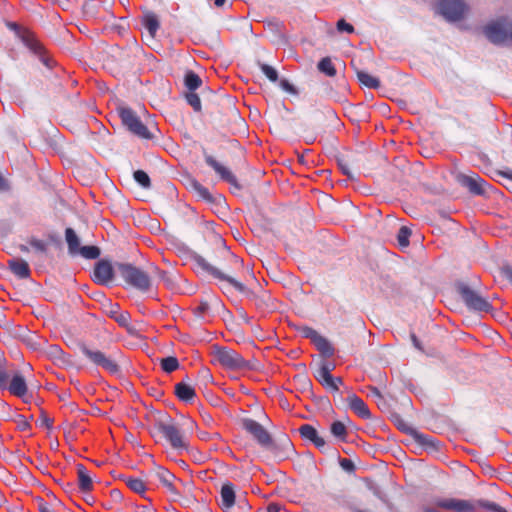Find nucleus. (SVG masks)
I'll return each mask as SVG.
<instances>
[{
    "mask_svg": "<svg viewBox=\"0 0 512 512\" xmlns=\"http://www.w3.org/2000/svg\"><path fill=\"white\" fill-rule=\"evenodd\" d=\"M210 311V305L207 300H201L199 305L193 309V313L196 318L204 319Z\"/></svg>",
    "mask_w": 512,
    "mask_h": 512,
    "instance_id": "nucleus-44",
    "label": "nucleus"
},
{
    "mask_svg": "<svg viewBox=\"0 0 512 512\" xmlns=\"http://www.w3.org/2000/svg\"><path fill=\"white\" fill-rule=\"evenodd\" d=\"M27 343L28 345L33 349V350H41L43 349V345L46 343L43 339L35 336V337H31L27 340Z\"/></svg>",
    "mask_w": 512,
    "mask_h": 512,
    "instance_id": "nucleus-53",
    "label": "nucleus"
},
{
    "mask_svg": "<svg viewBox=\"0 0 512 512\" xmlns=\"http://www.w3.org/2000/svg\"><path fill=\"white\" fill-rule=\"evenodd\" d=\"M434 503L436 507L452 512H477L479 508H484L491 512H507L500 505L485 500L473 502L458 498H442L435 500Z\"/></svg>",
    "mask_w": 512,
    "mask_h": 512,
    "instance_id": "nucleus-2",
    "label": "nucleus"
},
{
    "mask_svg": "<svg viewBox=\"0 0 512 512\" xmlns=\"http://www.w3.org/2000/svg\"><path fill=\"white\" fill-rule=\"evenodd\" d=\"M260 69L262 73L271 81L276 82L278 80V73L277 71L268 64H260Z\"/></svg>",
    "mask_w": 512,
    "mask_h": 512,
    "instance_id": "nucleus-48",
    "label": "nucleus"
},
{
    "mask_svg": "<svg viewBox=\"0 0 512 512\" xmlns=\"http://www.w3.org/2000/svg\"><path fill=\"white\" fill-rule=\"evenodd\" d=\"M457 183L470 194L477 196L488 195L491 185L475 172L460 173L456 176Z\"/></svg>",
    "mask_w": 512,
    "mask_h": 512,
    "instance_id": "nucleus-10",
    "label": "nucleus"
},
{
    "mask_svg": "<svg viewBox=\"0 0 512 512\" xmlns=\"http://www.w3.org/2000/svg\"><path fill=\"white\" fill-rule=\"evenodd\" d=\"M351 66L354 69L358 81L367 88L377 89L380 87V80L377 77L370 75L368 72L359 69L355 61H351Z\"/></svg>",
    "mask_w": 512,
    "mask_h": 512,
    "instance_id": "nucleus-28",
    "label": "nucleus"
},
{
    "mask_svg": "<svg viewBox=\"0 0 512 512\" xmlns=\"http://www.w3.org/2000/svg\"><path fill=\"white\" fill-rule=\"evenodd\" d=\"M326 390L334 393L339 391V387L343 385L341 377H329L323 384H321Z\"/></svg>",
    "mask_w": 512,
    "mask_h": 512,
    "instance_id": "nucleus-43",
    "label": "nucleus"
},
{
    "mask_svg": "<svg viewBox=\"0 0 512 512\" xmlns=\"http://www.w3.org/2000/svg\"><path fill=\"white\" fill-rule=\"evenodd\" d=\"M154 427L159 433L163 435V437L169 442L173 449H188V443L182 431L170 416H166V418L163 420H158Z\"/></svg>",
    "mask_w": 512,
    "mask_h": 512,
    "instance_id": "nucleus-4",
    "label": "nucleus"
},
{
    "mask_svg": "<svg viewBox=\"0 0 512 512\" xmlns=\"http://www.w3.org/2000/svg\"><path fill=\"white\" fill-rule=\"evenodd\" d=\"M18 427L21 431H25L30 428L29 422L22 415H18Z\"/></svg>",
    "mask_w": 512,
    "mask_h": 512,
    "instance_id": "nucleus-62",
    "label": "nucleus"
},
{
    "mask_svg": "<svg viewBox=\"0 0 512 512\" xmlns=\"http://www.w3.org/2000/svg\"><path fill=\"white\" fill-rule=\"evenodd\" d=\"M233 509L234 512H251V505L247 500L246 492H241L238 494L237 502Z\"/></svg>",
    "mask_w": 512,
    "mask_h": 512,
    "instance_id": "nucleus-40",
    "label": "nucleus"
},
{
    "mask_svg": "<svg viewBox=\"0 0 512 512\" xmlns=\"http://www.w3.org/2000/svg\"><path fill=\"white\" fill-rule=\"evenodd\" d=\"M105 313L112 319L116 317L120 311V306L117 303H113L111 300L105 299L103 303Z\"/></svg>",
    "mask_w": 512,
    "mask_h": 512,
    "instance_id": "nucleus-47",
    "label": "nucleus"
},
{
    "mask_svg": "<svg viewBox=\"0 0 512 512\" xmlns=\"http://www.w3.org/2000/svg\"><path fill=\"white\" fill-rule=\"evenodd\" d=\"M187 188L197 199L202 200L208 204L219 206L225 204V199L221 195L213 196L208 188L203 186L195 178H189L187 180Z\"/></svg>",
    "mask_w": 512,
    "mask_h": 512,
    "instance_id": "nucleus-14",
    "label": "nucleus"
},
{
    "mask_svg": "<svg viewBox=\"0 0 512 512\" xmlns=\"http://www.w3.org/2000/svg\"><path fill=\"white\" fill-rule=\"evenodd\" d=\"M118 111L123 125L132 134L144 140H151L155 138L153 131H151L149 127L141 121L131 108L121 107Z\"/></svg>",
    "mask_w": 512,
    "mask_h": 512,
    "instance_id": "nucleus-6",
    "label": "nucleus"
},
{
    "mask_svg": "<svg viewBox=\"0 0 512 512\" xmlns=\"http://www.w3.org/2000/svg\"><path fill=\"white\" fill-rule=\"evenodd\" d=\"M114 320L122 327H128L131 316L127 311H119Z\"/></svg>",
    "mask_w": 512,
    "mask_h": 512,
    "instance_id": "nucleus-51",
    "label": "nucleus"
},
{
    "mask_svg": "<svg viewBox=\"0 0 512 512\" xmlns=\"http://www.w3.org/2000/svg\"><path fill=\"white\" fill-rule=\"evenodd\" d=\"M220 497V507L222 508V510L230 511L231 509H233L238 498V494H236L234 484L231 482L224 483L220 490Z\"/></svg>",
    "mask_w": 512,
    "mask_h": 512,
    "instance_id": "nucleus-22",
    "label": "nucleus"
},
{
    "mask_svg": "<svg viewBox=\"0 0 512 512\" xmlns=\"http://www.w3.org/2000/svg\"><path fill=\"white\" fill-rule=\"evenodd\" d=\"M101 252L97 246H82L79 250L78 256H81L85 259H97L100 256Z\"/></svg>",
    "mask_w": 512,
    "mask_h": 512,
    "instance_id": "nucleus-41",
    "label": "nucleus"
},
{
    "mask_svg": "<svg viewBox=\"0 0 512 512\" xmlns=\"http://www.w3.org/2000/svg\"><path fill=\"white\" fill-rule=\"evenodd\" d=\"M317 68L321 73H323L329 77H334L337 73L336 68H335L334 64L332 63V60L330 57L322 58L318 62Z\"/></svg>",
    "mask_w": 512,
    "mask_h": 512,
    "instance_id": "nucleus-34",
    "label": "nucleus"
},
{
    "mask_svg": "<svg viewBox=\"0 0 512 512\" xmlns=\"http://www.w3.org/2000/svg\"><path fill=\"white\" fill-rule=\"evenodd\" d=\"M215 360L229 370H242L250 368L248 362L235 350L224 346H214Z\"/></svg>",
    "mask_w": 512,
    "mask_h": 512,
    "instance_id": "nucleus-9",
    "label": "nucleus"
},
{
    "mask_svg": "<svg viewBox=\"0 0 512 512\" xmlns=\"http://www.w3.org/2000/svg\"><path fill=\"white\" fill-rule=\"evenodd\" d=\"M154 474L159 479V481L162 483V485L173 495L178 496L179 493L176 489V487L173 484V481L175 479V476L168 471L166 468L161 466H155L154 467Z\"/></svg>",
    "mask_w": 512,
    "mask_h": 512,
    "instance_id": "nucleus-24",
    "label": "nucleus"
},
{
    "mask_svg": "<svg viewBox=\"0 0 512 512\" xmlns=\"http://www.w3.org/2000/svg\"><path fill=\"white\" fill-rule=\"evenodd\" d=\"M4 362V360L0 359L2 369L6 372L7 375V382L5 386H0V388L7 389L13 396L25 398L28 392V386L24 376L20 372H15L9 381V374L4 367Z\"/></svg>",
    "mask_w": 512,
    "mask_h": 512,
    "instance_id": "nucleus-17",
    "label": "nucleus"
},
{
    "mask_svg": "<svg viewBox=\"0 0 512 512\" xmlns=\"http://www.w3.org/2000/svg\"><path fill=\"white\" fill-rule=\"evenodd\" d=\"M135 181L143 188H150L151 181L148 174L143 170H137L133 174Z\"/></svg>",
    "mask_w": 512,
    "mask_h": 512,
    "instance_id": "nucleus-46",
    "label": "nucleus"
},
{
    "mask_svg": "<svg viewBox=\"0 0 512 512\" xmlns=\"http://www.w3.org/2000/svg\"><path fill=\"white\" fill-rule=\"evenodd\" d=\"M81 353L94 365L103 368L113 375L120 374L119 361L113 355H106L98 349H92L85 344L80 345Z\"/></svg>",
    "mask_w": 512,
    "mask_h": 512,
    "instance_id": "nucleus-7",
    "label": "nucleus"
},
{
    "mask_svg": "<svg viewBox=\"0 0 512 512\" xmlns=\"http://www.w3.org/2000/svg\"><path fill=\"white\" fill-rule=\"evenodd\" d=\"M349 408L363 419H370L371 413L366 403L356 394L351 393L347 397Z\"/></svg>",
    "mask_w": 512,
    "mask_h": 512,
    "instance_id": "nucleus-26",
    "label": "nucleus"
},
{
    "mask_svg": "<svg viewBox=\"0 0 512 512\" xmlns=\"http://www.w3.org/2000/svg\"><path fill=\"white\" fill-rule=\"evenodd\" d=\"M117 267L121 277L128 285L142 292L150 289L151 278L146 271L129 263H120Z\"/></svg>",
    "mask_w": 512,
    "mask_h": 512,
    "instance_id": "nucleus-5",
    "label": "nucleus"
},
{
    "mask_svg": "<svg viewBox=\"0 0 512 512\" xmlns=\"http://www.w3.org/2000/svg\"><path fill=\"white\" fill-rule=\"evenodd\" d=\"M500 274L502 277L507 279L512 284V267L511 266H504L500 270Z\"/></svg>",
    "mask_w": 512,
    "mask_h": 512,
    "instance_id": "nucleus-58",
    "label": "nucleus"
},
{
    "mask_svg": "<svg viewBox=\"0 0 512 512\" xmlns=\"http://www.w3.org/2000/svg\"><path fill=\"white\" fill-rule=\"evenodd\" d=\"M280 87L289 93H292V94L296 93L294 86L292 84H290L289 81L286 79L281 80Z\"/></svg>",
    "mask_w": 512,
    "mask_h": 512,
    "instance_id": "nucleus-61",
    "label": "nucleus"
},
{
    "mask_svg": "<svg viewBox=\"0 0 512 512\" xmlns=\"http://www.w3.org/2000/svg\"><path fill=\"white\" fill-rule=\"evenodd\" d=\"M38 509L40 512H54L51 505L45 502L43 499L38 501Z\"/></svg>",
    "mask_w": 512,
    "mask_h": 512,
    "instance_id": "nucleus-60",
    "label": "nucleus"
},
{
    "mask_svg": "<svg viewBox=\"0 0 512 512\" xmlns=\"http://www.w3.org/2000/svg\"><path fill=\"white\" fill-rule=\"evenodd\" d=\"M143 27L147 30L151 38H155L156 33L160 27V21L156 13L152 11H146L141 19Z\"/></svg>",
    "mask_w": 512,
    "mask_h": 512,
    "instance_id": "nucleus-29",
    "label": "nucleus"
},
{
    "mask_svg": "<svg viewBox=\"0 0 512 512\" xmlns=\"http://www.w3.org/2000/svg\"><path fill=\"white\" fill-rule=\"evenodd\" d=\"M193 261L198 268L202 271L208 273L214 278L225 281L232 285L237 291L244 294L250 301H252L255 306L259 309L266 308L269 306L270 295L267 291L263 290L259 285L256 286L255 289L247 288L244 284L237 281L232 276H228L225 273H222L218 268L209 265L201 255H194Z\"/></svg>",
    "mask_w": 512,
    "mask_h": 512,
    "instance_id": "nucleus-1",
    "label": "nucleus"
},
{
    "mask_svg": "<svg viewBox=\"0 0 512 512\" xmlns=\"http://www.w3.org/2000/svg\"><path fill=\"white\" fill-rule=\"evenodd\" d=\"M313 376L320 384H323L329 377L332 376V374L327 372V370L325 371L321 369L319 366L315 365Z\"/></svg>",
    "mask_w": 512,
    "mask_h": 512,
    "instance_id": "nucleus-49",
    "label": "nucleus"
},
{
    "mask_svg": "<svg viewBox=\"0 0 512 512\" xmlns=\"http://www.w3.org/2000/svg\"><path fill=\"white\" fill-rule=\"evenodd\" d=\"M40 52L38 53H34L35 55L39 56L41 62L46 66L48 67L49 69H52L54 67V65L56 64V62L51 58L49 57L48 55H46L45 53V49L43 47V45L41 44V48H40Z\"/></svg>",
    "mask_w": 512,
    "mask_h": 512,
    "instance_id": "nucleus-50",
    "label": "nucleus"
},
{
    "mask_svg": "<svg viewBox=\"0 0 512 512\" xmlns=\"http://www.w3.org/2000/svg\"><path fill=\"white\" fill-rule=\"evenodd\" d=\"M396 425L398 429L409 434L418 444L422 446L436 448V442L432 437L425 435L417 431L416 429L410 427L403 419H397Z\"/></svg>",
    "mask_w": 512,
    "mask_h": 512,
    "instance_id": "nucleus-21",
    "label": "nucleus"
},
{
    "mask_svg": "<svg viewBox=\"0 0 512 512\" xmlns=\"http://www.w3.org/2000/svg\"><path fill=\"white\" fill-rule=\"evenodd\" d=\"M81 353L94 365L103 368L113 375L120 374L119 361L113 355H106L98 349H92L85 344L80 345Z\"/></svg>",
    "mask_w": 512,
    "mask_h": 512,
    "instance_id": "nucleus-8",
    "label": "nucleus"
},
{
    "mask_svg": "<svg viewBox=\"0 0 512 512\" xmlns=\"http://www.w3.org/2000/svg\"><path fill=\"white\" fill-rule=\"evenodd\" d=\"M8 268L19 279H27L30 277L31 271L28 263L20 258H12L8 260Z\"/></svg>",
    "mask_w": 512,
    "mask_h": 512,
    "instance_id": "nucleus-27",
    "label": "nucleus"
},
{
    "mask_svg": "<svg viewBox=\"0 0 512 512\" xmlns=\"http://www.w3.org/2000/svg\"><path fill=\"white\" fill-rule=\"evenodd\" d=\"M29 245L39 252L45 253L47 251V245L42 240L31 238L29 240Z\"/></svg>",
    "mask_w": 512,
    "mask_h": 512,
    "instance_id": "nucleus-52",
    "label": "nucleus"
},
{
    "mask_svg": "<svg viewBox=\"0 0 512 512\" xmlns=\"http://www.w3.org/2000/svg\"><path fill=\"white\" fill-rule=\"evenodd\" d=\"M316 365L325 371L327 370L329 373H331V371L335 368L333 363L328 362L325 359L320 360Z\"/></svg>",
    "mask_w": 512,
    "mask_h": 512,
    "instance_id": "nucleus-59",
    "label": "nucleus"
},
{
    "mask_svg": "<svg viewBox=\"0 0 512 512\" xmlns=\"http://www.w3.org/2000/svg\"><path fill=\"white\" fill-rule=\"evenodd\" d=\"M10 189V184L8 180L3 176L0 172V192H5Z\"/></svg>",
    "mask_w": 512,
    "mask_h": 512,
    "instance_id": "nucleus-63",
    "label": "nucleus"
},
{
    "mask_svg": "<svg viewBox=\"0 0 512 512\" xmlns=\"http://www.w3.org/2000/svg\"><path fill=\"white\" fill-rule=\"evenodd\" d=\"M92 279L100 285H109L114 279V269L109 260H99L94 267Z\"/></svg>",
    "mask_w": 512,
    "mask_h": 512,
    "instance_id": "nucleus-19",
    "label": "nucleus"
},
{
    "mask_svg": "<svg viewBox=\"0 0 512 512\" xmlns=\"http://www.w3.org/2000/svg\"><path fill=\"white\" fill-rule=\"evenodd\" d=\"M456 287L465 305L470 310L489 312L492 309L489 301L482 297L477 291L471 289L467 284L458 283Z\"/></svg>",
    "mask_w": 512,
    "mask_h": 512,
    "instance_id": "nucleus-11",
    "label": "nucleus"
},
{
    "mask_svg": "<svg viewBox=\"0 0 512 512\" xmlns=\"http://www.w3.org/2000/svg\"><path fill=\"white\" fill-rule=\"evenodd\" d=\"M330 432L334 437H336L340 441H346L347 429L343 422L334 421L330 426Z\"/></svg>",
    "mask_w": 512,
    "mask_h": 512,
    "instance_id": "nucleus-35",
    "label": "nucleus"
},
{
    "mask_svg": "<svg viewBox=\"0 0 512 512\" xmlns=\"http://www.w3.org/2000/svg\"><path fill=\"white\" fill-rule=\"evenodd\" d=\"M175 395L183 402L190 403L196 396L195 389L187 383L179 382L175 385Z\"/></svg>",
    "mask_w": 512,
    "mask_h": 512,
    "instance_id": "nucleus-31",
    "label": "nucleus"
},
{
    "mask_svg": "<svg viewBox=\"0 0 512 512\" xmlns=\"http://www.w3.org/2000/svg\"><path fill=\"white\" fill-rule=\"evenodd\" d=\"M439 11L449 21L461 20L466 11V4L462 0H441Z\"/></svg>",
    "mask_w": 512,
    "mask_h": 512,
    "instance_id": "nucleus-15",
    "label": "nucleus"
},
{
    "mask_svg": "<svg viewBox=\"0 0 512 512\" xmlns=\"http://www.w3.org/2000/svg\"><path fill=\"white\" fill-rule=\"evenodd\" d=\"M209 265L218 268L222 273L231 276L233 269L243 267V261L234 255L228 247L224 244L222 239H219L213 250V256L208 261L201 256Z\"/></svg>",
    "mask_w": 512,
    "mask_h": 512,
    "instance_id": "nucleus-3",
    "label": "nucleus"
},
{
    "mask_svg": "<svg viewBox=\"0 0 512 512\" xmlns=\"http://www.w3.org/2000/svg\"><path fill=\"white\" fill-rule=\"evenodd\" d=\"M340 465L343 469L351 471L354 469V464L350 459L344 458L340 461Z\"/></svg>",
    "mask_w": 512,
    "mask_h": 512,
    "instance_id": "nucleus-64",
    "label": "nucleus"
},
{
    "mask_svg": "<svg viewBox=\"0 0 512 512\" xmlns=\"http://www.w3.org/2000/svg\"><path fill=\"white\" fill-rule=\"evenodd\" d=\"M363 154H346L338 158V166L344 175L349 178L354 177L355 171L362 167Z\"/></svg>",
    "mask_w": 512,
    "mask_h": 512,
    "instance_id": "nucleus-20",
    "label": "nucleus"
},
{
    "mask_svg": "<svg viewBox=\"0 0 512 512\" xmlns=\"http://www.w3.org/2000/svg\"><path fill=\"white\" fill-rule=\"evenodd\" d=\"M337 29L340 32H347V33L354 32V27L350 23L346 22L344 19H340L337 22Z\"/></svg>",
    "mask_w": 512,
    "mask_h": 512,
    "instance_id": "nucleus-54",
    "label": "nucleus"
},
{
    "mask_svg": "<svg viewBox=\"0 0 512 512\" xmlns=\"http://www.w3.org/2000/svg\"><path fill=\"white\" fill-rule=\"evenodd\" d=\"M125 483L135 493L143 494L146 491V485L140 478L129 477L125 480Z\"/></svg>",
    "mask_w": 512,
    "mask_h": 512,
    "instance_id": "nucleus-39",
    "label": "nucleus"
},
{
    "mask_svg": "<svg viewBox=\"0 0 512 512\" xmlns=\"http://www.w3.org/2000/svg\"><path fill=\"white\" fill-rule=\"evenodd\" d=\"M38 423L41 427H46L48 430L52 429L53 420L45 413H42Z\"/></svg>",
    "mask_w": 512,
    "mask_h": 512,
    "instance_id": "nucleus-55",
    "label": "nucleus"
},
{
    "mask_svg": "<svg viewBox=\"0 0 512 512\" xmlns=\"http://www.w3.org/2000/svg\"><path fill=\"white\" fill-rule=\"evenodd\" d=\"M204 159L206 164L210 166L223 181H226L237 190L242 189V186L238 183L236 176L227 167L219 163L215 157L204 151Z\"/></svg>",
    "mask_w": 512,
    "mask_h": 512,
    "instance_id": "nucleus-18",
    "label": "nucleus"
},
{
    "mask_svg": "<svg viewBox=\"0 0 512 512\" xmlns=\"http://www.w3.org/2000/svg\"><path fill=\"white\" fill-rule=\"evenodd\" d=\"M316 348L323 354L325 357H331L334 355V348L330 344V342L320 335L317 337V339L313 342Z\"/></svg>",
    "mask_w": 512,
    "mask_h": 512,
    "instance_id": "nucleus-33",
    "label": "nucleus"
},
{
    "mask_svg": "<svg viewBox=\"0 0 512 512\" xmlns=\"http://www.w3.org/2000/svg\"><path fill=\"white\" fill-rule=\"evenodd\" d=\"M184 82L185 86L189 89V91H195L202 84V80L199 77V75L193 71H189L186 73Z\"/></svg>",
    "mask_w": 512,
    "mask_h": 512,
    "instance_id": "nucleus-37",
    "label": "nucleus"
},
{
    "mask_svg": "<svg viewBox=\"0 0 512 512\" xmlns=\"http://www.w3.org/2000/svg\"><path fill=\"white\" fill-rule=\"evenodd\" d=\"M279 461L286 460L294 454V446L287 434H282L278 439L270 438V444L263 447Z\"/></svg>",
    "mask_w": 512,
    "mask_h": 512,
    "instance_id": "nucleus-12",
    "label": "nucleus"
},
{
    "mask_svg": "<svg viewBox=\"0 0 512 512\" xmlns=\"http://www.w3.org/2000/svg\"><path fill=\"white\" fill-rule=\"evenodd\" d=\"M198 376L206 383L211 382L213 379L208 368H201L198 372Z\"/></svg>",
    "mask_w": 512,
    "mask_h": 512,
    "instance_id": "nucleus-57",
    "label": "nucleus"
},
{
    "mask_svg": "<svg viewBox=\"0 0 512 512\" xmlns=\"http://www.w3.org/2000/svg\"><path fill=\"white\" fill-rule=\"evenodd\" d=\"M299 432L303 439L311 441L318 449L325 448V439L318 434L317 430L312 425L304 424L300 426Z\"/></svg>",
    "mask_w": 512,
    "mask_h": 512,
    "instance_id": "nucleus-25",
    "label": "nucleus"
},
{
    "mask_svg": "<svg viewBox=\"0 0 512 512\" xmlns=\"http://www.w3.org/2000/svg\"><path fill=\"white\" fill-rule=\"evenodd\" d=\"M76 470L80 490L82 492H90L93 489V480L89 471L83 464H77Z\"/></svg>",
    "mask_w": 512,
    "mask_h": 512,
    "instance_id": "nucleus-30",
    "label": "nucleus"
},
{
    "mask_svg": "<svg viewBox=\"0 0 512 512\" xmlns=\"http://www.w3.org/2000/svg\"><path fill=\"white\" fill-rule=\"evenodd\" d=\"M303 333H304V336L306 338L311 339L312 342H314L317 339V337L320 336V334L315 329H313L311 327H305L303 329Z\"/></svg>",
    "mask_w": 512,
    "mask_h": 512,
    "instance_id": "nucleus-56",
    "label": "nucleus"
},
{
    "mask_svg": "<svg viewBox=\"0 0 512 512\" xmlns=\"http://www.w3.org/2000/svg\"><path fill=\"white\" fill-rule=\"evenodd\" d=\"M65 239L68 246V253L72 256H78L79 250L81 249L80 239L76 232L72 228H66Z\"/></svg>",
    "mask_w": 512,
    "mask_h": 512,
    "instance_id": "nucleus-32",
    "label": "nucleus"
},
{
    "mask_svg": "<svg viewBox=\"0 0 512 512\" xmlns=\"http://www.w3.org/2000/svg\"><path fill=\"white\" fill-rule=\"evenodd\" d=\"M241 425L244 430H246L254 440L263 448L264 446L270 444V438L272 437L270 433L256 420L251 418H244L241 420Z\"/></svg>",
    "mask_w": 512,
    "mask_h": 512,
    "instance_id": "nucleus-16",
    "label": "nucleus"
},
{
    "mask_svg": "<svg viewBox=\"0 0 512 512\" xmlns=\"http://www.w3.org/2000/svg\"><path fill=\"white\" fill-rule=\"evenodd\" d=\"M161 368L166 373H172L179 368V361L174 356L162 358L160 360Z\"/></svg>",
    "mask_w": 512,
    "mask_h": 512,
    "instance_id": "nucleus-38",
    "label": "nucleus"
},
{
    "mask_svg": "<svg viewBox=\"0 0 512 512\" xmlns=\"http://www.w3.org/2000/svg\"><path fill=\"white\" fill-rule=\"evenodd\" d=\"M45 353L47 356L54 361H62L65 360V353L59 345H47L45 348Z\"/></svg>",
    "mask_w": 512,
    "mask_h": 512,
    "instance_id": "nucleus-36",
    "label": "nucleus"
},
{
    "mask_svg": "<svg viewBox=\"0 0 512 512\" xmlns=\"http://www.w3.org/2000/svg\"><path fill=\"white\" fill-rule=\"evenodd\" d=\"M187 103L193 108L195 112H201V100L194 91H189L185 95Z\"/></svg>",
    "mask_w": 512,
    "mask_h": 512,
    "instance_id": "nucleus-45",
    "label": "nucleus"
},
{
    "mask_svg": "<svg viewBox=\"0 0 512 512\" xmlns=\"http://www.w3.org/2000/svg\"><path fill=\"white\" fill-rule=\"evenodd\" d=\"M484 34L494 44H501L508 37L505 26L500 21L488 24L484 28Z\"/></svg>",
    "mask_w": 512,
    "mask_h": 512,
    "instance_id": "nucleus-23",
    "label": "nucleus"
},
{
    "mask_svg": "<svg viewBox=\"0 0 512 512\" xmlns=\"http://www.w3.org/2000/svg\"><path fill=\"white\" fill-rule=\"evenodd\" d=\"M6 27L13 31L15 35L22 41V43L32 52H40L41 43L37 39L34 32L26 27L18 25L16 22H6Z\"/></svg>",
    "mask_w": 512,
    "mask_h": 512,
    "instance_id": "nucleus-13",
    "label": "nucleus"
},
{
    "mask_svg": "<svg viewBox=\"0 0 512 512\" xmlns=\"http://www.w3.org/2000/svg\"><path fill=\"white\" fill-rule=\"evenodd\" d=\"M411 230L406 226H401L397 233V241L400 247L406 248L409 246V238Z\"/></svg>",
    "mask_w": 512,
    "mask_h": 512,
    "instance_id": "nucleus-42",
    "label": "nucleus"
}]
</instances>
